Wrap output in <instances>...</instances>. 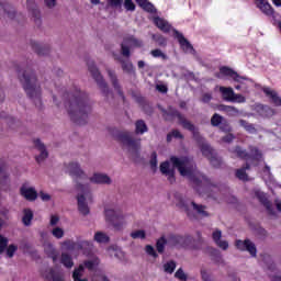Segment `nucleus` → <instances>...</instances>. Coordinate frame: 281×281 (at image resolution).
Listing matches in <instances>:
<instances>
[{
    "instance_id": "36",
    "label": "nucleus",
    "mask_w": 281,
    "mask_h": 281,
    "mask_svg": "<svg viewBox=\"0 0 281 281\" xmlns=\"http://www.w3.org/2000/svg\"><path fill=\"white\" fill-rule=\"evenodd\" d=\"M136 3L144 10L145 12H148L149 14H153L156 12L155 5L148 1V0H135Z\"/></svg>"
},
{
    "instance_id": "23",
    "label": "nucleus",
    "mask_w": 281,
    "mask_h": 281,
    "mask_svg": "<svg viewBox=\"0 0 281 281\" xmlns=\"http://www.w3.org/2000/svg\"><path fill=\"white\" fill-rule=\"evenodd\" d=\"M160 172L167 177L169 183H175V181H177V178L175 177V169H170L169 161H164L160 164Z\"/></svg>"
},
{
    "instance_id": "16",
    "label": "nucleus",
    "mask_w": 281,
    "mask_h": 281,
    "mask_svg": "<svg viewBox=\"0 0 281 281\" xmlns=\"http://www.w3.org/2000/svg\"><path fill=\"white\" fill-rule=\"evenodd\" d=\"M0 190H10V173L5 169V160L0 158Z\"/></svg>"
},
{
    "instance_id": "15",
    "label": "nucleus",
    "mask_w": 281,
    "mask_h": 281,
    "mask_svg": "<svg viewBox=\"0 0 281 281\" xmlns=\"http://www.w3.org/2000/svg\"><path fill=\"white\" fill-rule=\"evenodd\" d=\"M110 135H112L116 142H135V139H133V134L126 130L112 127L110 128Z\"/></svg>"
},
{
    "instance_id": "11",
    "label": "nucleus",
    "mask_w": 281,
    "mask_h": 281,
    "mask_svg": "<svg viewBox=\"0 0 281 281\" xmlns=\"http://www.w3.org/2000/svg\"><path fill=\"white\" fill-rule=\"evenodd\" d=\"M220 93L222 94L223 100L226 102H245V97L236 94L234 89L231 87H220Z\"/></svg>"
},
{
    "instance_id": "20",
    "label": "nucleus",
    "mask_w": 281,
    "mask_h": 281,
    "mask_svg": "<svg viewBox=\"0 0 281 281\" xmlns=\"http://www.w3.org/2000/svg\"><path fill=\"white\" fill-rule=\"evenodd\" d=\"M68 170L70 177H74L75 179H82L83 181H86V179H89V177H87V173H85V171L80 169V164L78 162H70L68 165Z\"/></svg>"
},
{
    "instance_id": "57",
    "label": "nucleus",
    "mask_w": 281,
    "mask_h": 281,
    "mask_svg": "<svg viewBox=\"0 0 281 281\" xmlns=\"http://www.w3.org/2000/svg\"><path fill=\"white\" fill-rule=\"evenodd\" d=\"M235 246H236V248L239 249L240 251L247 250V239H244V240L237 239V240L235 241Z\"/></svg>"
},
{
    "instance_id": "33",
    "label": "nucleus",
    "mask_w": 281,
    "mask_h": 281,
    "mask_svg": "<svg viewBox=\"0 0 281 281\" xmlns=\"http://www.w3.org/2000/svg\"><path fill=\"white\" fill-rule=\"evenodd\" d=\"M91 183H106L111 184V178L104 173H94L93 177L90 178Z\"/></svg>"
},
{
    "instance_id": "44",
    "label": "nucleus",
    "mask_w": 281,
    "mask_h": 281,
    "mask_svg": "<svg viewBox=\"0 0 281 281\" xmlns=\"http://www.w3.org/2000/svg\"><path fill=\"white\" fill-rule=\"evenodd\" d=\"M82 273H85V266L80 265L78 268H76L72 272V279L74 281H87V279H81Z\"/></svg>"
},
{
    "instance_id": "10",
    "label": "nucleus",
    "mask_w": 281,
    "mask_h": 281,
    "mask_svg": "<svg viewBox=\"0 0 281 281\" xmlns=\"http://www.w3.org/2000/svg\"><path fill=\"white\" fill-rule=\"evenodd\" d=\"M249 115H252L254 117L269 119L276 115V110L269 108V105L256 103L250 106Z\"/></svg>"
},
{
    "instance_id": "43",
    "label": "nucleus",
    "mask_w": 281,
    "mask_h": 281,
    "mask_svg": "<svg viewBox=\"0 0 281 281\" xmlns=\"http://www.w3.org/2000/svg\"><path fill=\"white\" fill-rule=\"evenodd\" d=\"M180 207L186 212L188 218H190V221H196V215L194 213H192V211L190 210V206L186 203V201H180L179 203Z\"/></svg>"
},
{
    "instance_id": "21",
    "label": "nucleus",
    "mask_w": 281,
    "mask_h": 281,
    "mask_svg": "<svg viewBox=\"0 0 281 281\" xmlns=\"http://www.w3.org/2000/svg\"><path fill=\"white\" fill-rule=\"evenodd\" d=\"M108 76L112 82V87L117 91L120 98H122L123 102H126V97L124 95V92L122 91V87L120 86V81L117 80V75H115V71L111 70L110 68L106 69Z\"/></svg>"
},
{
    "instance_id": "27",
    "label": "nucleus",
    "mask_w": 281,
    "mask_h": 281,
    "mask_svg": "<svg viewBox=\"0 0 281 281\" xmlns=\"http://www.w3.org/2000/svg\"><path fill=\"white\" fill-rule=\"evenodd\" d=\"M247 157L248 161H251L255 164V166H258V162L262 160V151L257 147H249Z\"/></svg>"
},
{
    "instance_id": "31",
    "label": "nucleus",
    "mask_w": 281,
    "mask_h": 281,
    "mask_svg": "<svg viewBox=\"0 0 281 281\" xmlns=\"http://www.w3.org/2000/svg\"><path fill=\"white\" fill-rule=\"evenodd\" d=\"M154 23L156 27H158V30H160L165 34H168V32L172 30V25H170V23H168V21H166L164 18H159V16L154 18Z\"/></svg>"
},
{
    "instance_id": "64",
    "label": "nucleus",
    "mask_w": 281,
    "mask_h": 281,
    "mask_svg": "<svg viewBox=\"0 0 281 281\" xmlns=\"http://www.w3.org/2000/svg\"><path fill=\"white\" fill-rule=\"evenodd\" d=\"M124 8L128 12H135V3L133 2V0H125L124 1Z\"/></svg>"
},
{
    "instance_id": "12",
    "label": "nucleus",
    "mask_w": 281,
    "mask_h": 281,
    "mask_svg": "<svg viewBox=\"0 0 281 281\" xmlns=\"http://www.w3.org/2000/svg\"><path fill=\"white\" fill-rule=\"evenodd\" d=\"M122 148L124 150H127L131 159H133L134 161H137L139 159V150L142 148L139 142H123Z\"/></svg>"
},
{
    "instance_id": "26",
    "label": "nucleus",
    "mask_w": 281,
    "mask_h": 281,
    "mask_svg": "<svg viewBox=\"0 0 281 281\" xmlns=\"http://www.w3.org/2000/svg\"><path fill=\"white\" fill-rule=\"evenodd\" d=\"M212 238L215 245L220 247V249H223L224 251H226V249H229V243H227V240H221V238H223V233L221 232V229H216L215 232H213Z\"/></svg>"
},
{
    "instance_id": "13",
    "label": "nucleus",
    "mask_w": 281,
    "mask_h": 281,
    "mask_svg": "<svg viewBox=\"0 0 281 281\" xmlns=\"http://www.w3.org/2000/svg\"><path fill=\"white\" fill-rule=\"evenodd\" d=\"M255 199L259 201V203L269 212L270 214H273V203L269 200V195L265 193L260 189H255L254 191Z\"/></svg>"
},
{
    "instance_id": "52",
    "label": "nucleus",
    "mask_w": 281,
    "mask_h": 281,
    "mask_svg": "<svg viewBox=\"0 0 281 281\" xmlns=\"http://www.w3.org/2000/svg\"><path fill=\"white\" fill-rule=\"evenodd\" d=\"M247 251L250 254L251 258H256L258 250L256 249V244L251 243V240L247 239Z\"/></svg>"
},
{
    "instance_id": "1",
    "label": "nucleus",
    "mask_w": 281,
    "mask_h": 281,
    "mask_svg": "<svg viewBox=\"0 0 281 281\" xmlns=\"http://www.w3.org/2000/svg\"><path fill=\"white\" fill-rule=\"evenodd\" d=\"M170 161L173 168H177L178 172H180L181 177H188L190 183H192V188L200 194V196L216 199L212 193V190H216V187L212 183L210 178L196 170V165L194 162H191L188 159L177 158L176 156H172Z\"/></svg>"
},
{
    "instance_id": "60",
    "label": "nucleus",
    "mask_w": 281,
    "mask_h": 281,
    "mask_svg": "<svg viewBox=\"0 0 281 281\" xmlns=\"http://www.w3.org/2000/svg\"><path fill=\"white\" fill-rule=\"evenodd\" d=\"M52 234L55 238L60 239V238H63V236H65V231H63V228H60V227H55L52 231Z\"/></svg>"
},
{
    "instance_id": "18",
    "label": "nucleus",
    "mask_w": 281,
    "mask_h": 281,
    "mask_svg": "<svg viewBox=\"0 0 281 281\" xmlns=\"http://www.w3.org/2000/svg\"><path fill=\"white\" fill-rule=\"evenodd\" d=\"M34 148L38 155H35V161L37 164H43L49 157V153L47 151V147H45L44 143L36 142Z\"/></svg>"
},
{
    "instance_id": "19",
    "label": "nucleus",
    "mask_w": 281,
    "mask_h": 281,
    "mask_svg": "<svg viewBox=\"0 0 281 281\" xmlns=\"http://www.w3.org/2000/svg\"><path fill=\"white\" fill-rule=\"evenodd\" d=\"M26 8L32 14L35 25H37V27H41V11L38 10V7H36V2L34 0H26Z\"/></svg>"
},
{
    "instance_id": "61",
    "label": "nucleus",
    "mask_w": 281,
    "mask_h": 281,
    "mask_svg": "<svg viewBox=\"0 0 281 281\" xmlns=\"http://www.w3.org/2000/svg\"><path fill=\"white\" fill-rule=\"evenodd\" d=\"M145 251H146V254H148V256H151V258H158L159 257V255L155 250V247H153L150 245H147L145 247Z\"/></svg>"
},
{
    "instance_id": "22",
    "label": "nucleus",
    "mask_w": 281,
    "mask_h": 281,
    "mask_svg": "<svg viewBox=\"0 0 281 281\" xmlns=\"http://www.w3.org/2000/svg\"><path fill=\"white\" fill-rule=\"evenodd\" d=\"M190 238V236H183V235H177V234H170L167 238L168 245H171V247H184L187 240Z\"/></svg>"
},
{
    "instance_id": "46",
    "label": "nucleus",
    "mask_w": 281,
    "mask_h": 281,
    "mask_svg": "<svg viewBox=\"0 0 281 281\" xmlns=\"http://www.w3.org/2000/svg\"><path fill=\"white\" fill-rule=\"evenodd\" d=\"M235 177L239 181H247V162L244 164L243 168L236 170Z\"/></svg>"
},
{
    "instance_id": "56",
    "label": "nucleus",
    "mask_w": 281,
    "mask_h": 281,
    "mask_svg": "<svg viewBox=\"0 0 281 281\" xmlns=\"http://www.w3.org/2000/svg\"><path fill=\"white\" fill-rule=\"evenodd\" d=\"M131 237L134 239L140 238L142 240H144V238H146V232L142 229L132 232Z\"/></svg>"
},
{
    "instance_id": "42",
    "label": "nucleus",
    "mask_w": 281,
    "mask_h": 281,
    "mask_svg": "<svg viewBox=\"0 0 281 281\" xmlns=\"http://www.w3.org/2000/svg\"><path fill=\"white\" fill-rule=\"evenodd\" d=\"M0 119L7 120V124H8L9 128H16V126H19V121H16L12 116H8V114H5V112L0 113Z\"/></svg>"
},
{
    "instance_id": "38",
    "label": "nucleus",
    "mask_w": 281,
    "mask_h": 281,
    "mask_svg": "<svg viewBox=\"0 0 281 281\" xmlns=\"http://www.w3.org/2000/svg\"><path fill=\"white\" fill-rule=\"evenodd\" d=\"M218 111H222V113H226V115H229L231 117L238 115V110L232 105L221 104L218 106Z\"/></svg>"
},
{
    "instance_id": "50",
    "label": "nucleus",
    "mask_w": 281,
    "mask_h": 281,
    "mask_svg": "<svg viewBox=\"0 0 281 281\" xmlns=\"http://www.w3.org/2000/svg\"><path fill=\"white\" fill-rule=\"evenodd\" d=\"M211 256L213 257L214 262H217V265L223 263V257L221 256V251L218 249L212 248Z\"/></svg>"
},
{
    "instance_id": "49",
    "label": "nucleus",
    "mask_w": 281,
    "mask_h": 281,
    "mask_svg": "<svg viewBox=\"0 0 281 281\" xmlns=\"http://www.w3.org/2000/svg\"><path fill=\"white\" fill-rule=\"evenodd\" d=\"M172 139H183V134L179 130H173L167 135V142H172Z\"/></svg>"
},
{
    "instance_id": "29",
    "label": "nucleus",
    "mask_w": 281,
    "mask_h": 281,
    "mask_svg": "<svg viewBox=\"0 0 281 281\" xmlns=\"http://www.w3.org/2000/svg\"><path fill=\"white\" fill-rule=\"evenodd\" d=\"M0 12H3L7 14L8 19H11V21H14L16 19V11L12 5H10L8 2H3L0 0Z\"/></svg>"
},
{
    "instance_id": "35",
    "label": "nucleus",
    "mask_w": 281,
    "mask_h": 281,
    "mask_svg": "<svg viewBox=\"0 0 281 281\" xmlns=\"http://www.w3.org/2000/svg\"><path fill=\"white\" fill-rule=\"evenodd\" d=\"M191 205L194 210V212H196V214H199V216H202V218H207V216H210V213L205 210H207L206 205L203 204H196L194 201L191 202Z\"/></svg>"
},
{
    "instance_id": "4",
    "label": "nucleus",
    "mask_w": 281,
    "mask_h": 281,
    "mask_svg": "<svg viewBox=\"0 0 281 281\" xmlns=\"http://www.w3.org/2000/svg\"><path fill=\"white\" fill-rule=\"evenodd\" d=\"M162 117L166 122H172V120L177 117L179 124H181L186 131H190L193 133V136L199 137V128H196L192 122L188 121L177 109L168 108V110H162Z\"/></svg>"
},
{
    "instance_id": "58",
    "label": "nucleus",
    "mask_w": 281,
    "mask_h": 281,
    "mask_svg": "<svg viewBox=\"0 0 281 281\" xmlns=\"http://www.w3.org/2000/svg\"><path fill=\"white\" fill-rule=\"evenodd\" d=\"M234 154L239 159H247V150H243V148H240V147H236L234 150Z\"/></svg>"
},
{
    "instance_id": "24",
    "label": "nucleus",
    "mask_w": 281,
    "mask_h": 281,
    "mask_svg": "<svg viewBox=\"0 0 281 281\" xmlns=\"http://www.w3.org/2000/svg\"><path fill=\"white\" fill-rule=\"evenodd\" d=\"M20 194L21 196L25 198L26 201H36L38 199V192H36V189L23 184L20 188Z\"/></svg>"
},
{
    "instance_id": "53",
    "label": "nucleus",
    "mask_w": 281,
    "mask_h": 281,
    "mask_svg": "<svg viewBox=\"0 0 281 281\" xmlns=\"http://www.w3.org/2000/svg\"><path fill=\"white\" fill-rule=\"evenodd\" d=\"M164 269L166 273H175V269H177V262L175 261H168L164 265Z\"/></svg>"
},
{
    "instance_id": "48",
    "label": "nucleus",
    "mask_w": 281,
    "mask_h": 281,
    "mask_svg": "<svg viewBox=\"0 0 281 281\" xmlns=\"http://www.w3.org/2000/svg\"><path fill=\"white\" fill-rule=\"evenodd\" d=\"M225 120V117H223L221 114L215 113L213 114V116L211 117V125L215 126V127H220L222 122Z\"/></svg>"
},
{
    "instance_id": "28",
    "label": "nucleus",
    "mask_w": 281,
    "mask_h": 281,
    "mask_svg": "<svg viewBox=\"0 0 281 281\" xmlns=\"http://www.w3.org/2000/svg\"><path fill=\"white\" fill-rule=\"evenodd\" d=\"M31 47L37 56H47L49 54V45H41L38 42L31 41Z\"/></svg>"
},
{
    "instance_id": "37",
    "label": "nucleus",
    "mask_w": 281,
    "mask_h": 281,
    "mask_svg": "<svg viewBox=\"0 0 281 281\" xmlns=\"http://www.w3.org/2000/svg\"><path fill=\"white\" fill-rule=\"evenodd\" d=\"M34 220V212L31 209L23 210L22 223L25 227H30L32 225V221Z\"/></svg>"
},
{
    "instance_id": "34",
    "label": "nucleus",
    "mask_w": 281,
    "mask_h": 281,
    "mask_svg": "<svg viewBox=\"0 0 281 281\" xmlns=\"http://www.w3.org/2000/svg\"><path fill=\"white\" fill-rule=\"evenodd\" d=\"M257 7L263 14H267L268 16L273 14V9L271 8V4L267 0H256Z\"/></svg>"
},
{
    "instance_id": "55",
    "label": "nucleus",
    "mask_w": 281,
    "mask_h": 281,
    "mask_svg": "<svg viewBox=\"0 0 281 281\" xmlns=\"http://www.w3.org/2000/svg\"><path fill=\"white\" fill-rule=\"evenodd\" d=\"M175 278H177V280L179 281H188V274H186V272L183 271V268H179L176 271Z\"/></svg>"
},
{
    "instance_id": "7",
    "label": "nucleus",
    "mask_w": 281,
    "mask_h": 281,
    "mask_svg": "<svg viewBox=\"0 0 281 281\" xmlns=\"http://www.w3.org/2000/svg\"><path fill=\"white\" fill-rule=\"evenodd\" d=\"M200 149L203 157H206V159H209L213 168H221L223 166V158L218 157V155L216 154V150H214V148H212L210 144L201 143Z\"/></svg>"
},
{
    "instance_id": "14",
    "label": "nucleus",
    "mask_w": 281,
    "mask_h": 281,
    "mask_svg": "<svg viewBox=\"0 0 281 281\" xmlns=\"http://www.w3.org/2000/svg\"><path fill=\"white\" fill-rule=\"evenodd\" d=\"M173 35H175V38H177V41H178L182 52H184V54H194V46H192L190 41H188V38H186V36H183L181 32L175 30Z\"/></svg>"
},
{
    "instance_id": "63",
    "label": "nucleus",
    "mask_w": 281,
    "mask_h": 281,
    "mask_svg": "<svg viewBox=\"0 0 281 281\" xmlns=\"http://www.w3.org/2000/svg\"><path fill=\"white\" fill-rule=\"evenodd\" d=\"M149 164H150L151 170H156L157 169V151H153L151 153Z\"/></svg>"
},
{
    "instance_id": "3",
    "label": "nucleus",
    "mask_w": 281,
    "mask_h": 281,
    "mask_svg": "<svg viewBox=\"0 0 281 281\" xmlns=\"http://www.w3.org/2000/svg\"><path fill=\"white\" fill-rule=\"evenodd\" d=\"M15 70L26 95L33 100L35 106L41 109L43 101L41 100V85H38L36 74L30 67L23 70L21 66H15Z\"/></svg>"
},
{
    "instance_id": "6",
    "label": "nucleus",
    "mask_w": 281,
    "mask_h": 281,
    "mask_svg": "<svg viewBox=\"0 0 281 281\" xmlns=\"http://www.w3.org/2000/svg\"><path fill=\"white\" fill-rule=\"evenodd\" d=\"M105 221L106 223H111L112 227L120 232L122 227H124V214L120 209H105Z\"/></svg>"
},
{
    "instance_id": "51",
    "label": "nucleus",
    "mask_w": 281,
    "mask_h": 281,
    "mask_svg": "<svg viewBox=\"0 0 281 281\" xmlns=\"http://www.w3.org/2000/svg\"><path fill=\"white\" fill-rule=\"evenodd\" d=\"M222 133H232V125L229 124V121L224 119V121L217 126Z\"/></svg>"
},
{
    "instance_id": "54",
    "label": "nucleus",
    "mask_w": 281,
    "mask_h": 281,
    "mask_svg": "<svg viewBox=\"0 0 281 281\" xmlns=\"http://www.w3.org/2000/svg\"><path fill=\"white\" fill-rule=\"evenodd\" d=\"M83 267H86V269L88 271H94L95 267H98V261L97 260H86V261H83Z\"/></svg>"
},
{
    "instance_id": "41",
    "label": "nucleus",
    "mask_w": 281,
    "mask_h": 281,
    "mask_svg": "<svg viewBox=\"0 0 281 281\" xmlns=\"http://www.w3.org/2000/svg\"><path fill=\"white\" fill-rule=\"evenodd\" d=\"M148 132V126L146 125V122L144 120H138L135 123V133L137 135H144V133Z\"/></svg>"
},
{
    "instance_id": "5",
    "label": "nucleus",
    "mask_w": 281,
    "mask_h": 281,
    "mask_svg": "<svg viewBox=\"0 0 281 281\" xmlns=\"http://www.w3.org/2000/svg\"><path fill=\"white\" fill-rule=\"evenodd\" d=\"M87 65H88V70L90 71L93 80H95L98 87L101 89L103 95L105 98H109V95L113 98V92L109 90V86L106 85V81H104V77H102V74H100V69H98V66H95V61L88 60Z\"/></svg>"
},
{
    "instance_id": "47",
    "label": "nucleus",
    "mask_w": 281,
    "mask_h": 281,
    "mask_svg": "<svg viewBox=\"0 0 281 281\" xmlns=\"http://www.w3.org/2000/svg\"><path fill=\"white\" fill-rule=\"evenodd\" d=\"M94 240L95 243L106 244L109 243V240H111V238L109 237V235L104 234L103 232H97L94 234Z\"/></svg>"
},
{
    "instance_id": "17",
    "label": "nucleus",
    "mask_w": 281,
    "mask_h": 281,
    "mask_svg": "<svg viewBox=\"0 0 281 281\" xmlns=\"http://www.w3.org/2000/svg\"><path fill=\"white\" fill-rule=\"evenodd\" d=\"M68 249H80L83 254H91V249H93V243L89 240H81L79 243L66 241Z\"/></svg>"
},
{
    "instance_id": "40",
    "label": "nucleus",
    "mask_w": 281,
    "mask_h": 281,
    "mask_svg": "<svg viewBox=\"0 0 281 281\" xmlns=\"http://www.w3.org/2000/svg\"><path fill=\"white\" fill-rule=\"evenodd\" d=\"M60 262L66 269H71L74 267V258L67 252L61 254Z\"/></svg>"
},
{
    "instance_id": "9",
    "label": "nucleus",
    "mask_w": 281,
    "mask_h": 281,
    "mask_svg": "<svg viewBox=\"0 0 281 281\" xmlns=\"http://www.w3.org/2000/svg\"><path fill=\"white\" fill-rule=\"evenodd\" d=\"M215 78L220 80H233L234 82H243V80H247L246 77L238 75V72L228 66L220 67V71L215 74Z\"/></svg>"
},
{
    "instance_id": "59",
    "label": "nucleus",
    "mask_w": 281,
    "mask_h": 281,
    "mask_svg": "<svg viewBox=\"0 0 281 281\" xmlns=\"http://www.w3.org/2000/svg\"><path fill=\"white\" fill-rule=\"evenodd\" d=\"M8 249V238L0 235V254H3Z\"/></svg>"
},
{
    "instance_id": "25",
    "label": "nucleus",
    "mask_w": 281,
    "mask_h": 281,
    "mask_svg": "<svg viewBox=\"0 0 281 281\" xmlns=\"http://www.w3.org/2000/svg\"><path fill=\"white\" fill-rule=\"evenodd\" d=\"M45 281H65L60 272H56L54 268H48L42 273Z\"/></svg>"
},
{
    "instance_id": "30",
    "label": "nucleus",
    "mask_w": 281,
    "mask_h": 281,
    "mask_svg": "<svg viewBox=\"0 0 281 281\" xmlns=\"http://www.w3.org/2000/svg\"><path fill=\"white\" fill-rule=\"evenodd\" d=\"M262 91H263L265 95H267L269 98V100L272 102V104H274L276 106H281V99L278 95V93L276 92V90L265 87L262 89Z\"/></svg>"
},
{
    "instance_id": "62",
    "label": "nucleus",
    "mask_w": 281,
    "mask_h": 281,
    "mask_svg": "<svg viewBox=\"0 0 281 281\" xmlns=\"http://www.w3.org/2000/svg\"><path fill=\"white\" fill-rule=\"evenodd\" d=\"M5 249H7V256L9 258H13L14 257V252L16 251V249H19V247L16 245H14V244H11Z\"/></svg>"
},
{
    "instance_id": "2",
    "label": "nucleus",
    "mask_w": 281,
    "mask_h": 281,
    "mask_svg": "<svg viewBox=\"0 0 281 281\" xmlns=\"http://www.w3.org/2000/svg\"><path fill=\"white\" fill-rule=\"evenodd\" d=\"M63 101L74 124L85 126L89 122L91 104L89 103V95L86 92L80 91L78 87H72L68 92L63 94Z\"/></svg>"
},
{
    "instance_id": "39",
    "label": "nucleus",
    "mask_w": 281,
    "mask_h": 281,
    "mask_svg": "<svg viewBox=\"0 0 281 281\" xmlns=\"http://www.w3.org/2000/svg\"><path fill=\"white\" fill-rule=\"evenodd\" d=\"M117 60L121 63V67L125 74H135V66H133V63L126 61L122 58H117Z\"/></svg>"
},
{
    "instance_id": "8",
    "label": "nucleus",
    "mask_w": 281,
    "mask_h": 281,
    "mask_svg": "<svg viewBox=\"0 0 281 281\" xmlns=\"http://www.w3.org/2000/svg\"><path fill=\"white\" fill-rule=\"evenodd\" d=\"M131 47H144V41L135 37L134 35L123 37V43L121 44V55L124 56V58H131Z\"/></svg>"
},
{
    "instance_id": "45",
    "label": "nucleus",
    "mask_w": 281,
    "mask_h": 281,
    "mask_svg": "<svg viewBox=\"0 0 281 281\" xmlns=\"http://www.w3.org/2000/svg\"><path fill=\"white\" fill-rule=\"evenodd\" d=\"M166 245H168V239H166L165 236L157 239L156 249H157L158 254H164V251H166Z\"/></svg>"
},
{
    "instance_id": "32",
    "label": "nucleus",
    "mask_w": 281,
    "mask_h": 281,
    "mask_svg": "<svg viewBox=\"0 0 281 281\" xmlns=\"http://www.w3.org/2000/svg\"><path fill=\"white\" fill-rule=\"evenodd\" d=\"M77 201H78V210L80 214L83 216H87L89 214V205L87 204V199L85 198V194H79L77 195Z\"/></svg>"
}]
</instances>
